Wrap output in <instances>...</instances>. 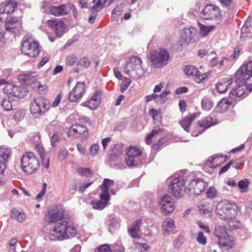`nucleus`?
I'll return each instance as SVG.
<instances>
[{
  "label": "nucleus",
  "mask_w": 252,
  "mask_h": 252,
  "mask_svg": "<svg viewBox=\"0 0 252 252\" xmlns=\"http://www.w3.org/2000/svg\"><path fill=\"white\" fill-rule=\"evenodd\" d=\"M235 81L233 83L218 82L216 85L217 91L220 93H224L229 87L233 85L229 92V97L236 96L245 97L248 88L252 90V61H245L235 73Z\"/></svg>",
  "instance_id": "obj_1"
},
{
  "label": "nucleus",
  "mask_w": 252,
  "mask_h": 252,
  "mask_svg": "<svg viewBox=\"0 0 252 252\" xmlns=\"http://www.w3.org/2000/svg\"><path fill=\"white\" fill-rule=\"evenodd\" d=\"M77 229L72 221L63 220L57 222L50 231L51 240L62 241L74 237L77 234Z\"/></svg>",
  "instance_id": "obj_2"
},
{
  "label": "nucleus",
  "mask_w": 252,
  "mask_h": 252,
  "mask_svg": "<svg viewBox=\"0 0 252 252\" xmlns=\"http://www.w3.org/2000/svg\"><path fill=\"white\" fill-rule=\"evenodd\" d=\"M20 166L22 170L26 175H31L39 168V159L33 153L26 152L21 158Z\"/></svg>",
  "instance_id": "obj_3"
},
{
  "label": "nucleus",
  "mask_w": 252,
  "mask_h": 252,
  "mask_svg": "<svg viewBox=\"0 0 252 252\" xmlns=\"http://www.w3.org/2000/svg\"><path fill=\"white\" fill-rule=\"evenodd\" d=\"M237 205L228 200H222L218 203L216 212L219 218L224 220L234 219L237 214Z\"/></svg>",
  "instance_id": "obj_4"
},
{
  "label": "nucleus",
  "mask_w": 252,
  "mask_h": 252,
  "mask_svg": "<svg viewBox=\"0 0 252 252\" xmlns=\"http://www.w3.org/2000/svg\"><path fill=\"white\" fill-rule=\"evenodd\" d=\"M21 51L23 54L30 58L38 56L40 52L39 44L32 34H27L23 37Z\"/></svg>",
  "instance_id": "obj_5"
},
{
  "label": "nucleus",
  "mask_w": 252,
  "mask_h": 252,
  "mask_svg": "<svg viewBox=\"0 0 252 252\" xmlns=\"http://www.w3.org/2000/svg\"><path fill=\"white\" fill-rule=\"evenodd\" d=\"M142 63V61L140 58L131 56L124 68L125 72L133 78L142 77L145 73Z\"/></svg>",
  "instance_id": "obj_6"
},
{
  "label": "nucleus",
  "mask_w": 252,
  "mask_h": 252,
  "mask_svg": "<svg viewBox=\"0 0 252 252\" xmlns=\"http://www.w3.org/2000/svg\"><path fill=\"white\" fill-rule=\"evenodd\" d=\"M51 107L50 101L42 96L34 99L30 106L31 114L35 117L45 115Z\"/></svg>",
  "instance_id": "obj_7"
},
{
  "label": "nucleus",
  "mask_w": 252,
  "mask_h": 252,
  "mask_svg": "<svg viewBox=\"0 0 252 252\" xmlns=\"http://www.w3.org/2000/svg\"><path fill=\"white\" fill-rule=\"evenodd\" d=\"M149 58L154 67L159 68L167 64L169 54L166 50L161 49L151 51Z\"/></svg>",
  "instance_id": "obj_8"
},
{
  "label": "nucleus",
  "mask_w": 252,
  "mask_h": 252,
  "mask_svg": "<svg viewBox=\"0 0 252 252\" xmlns=\"http://www.w3.org/2000/svg\"><path fill=\"white\" fill-rule=\"evenodd\" d=\"M200 17L206 20L218 21L222 18L221 11L217 6L207 4L199 13Z\"/></svg>",
  "instance_id": "obj_9"
},
{
  "label": "nucleus",
  "mask_w": 252,
  "mask_h": 252,
  "mask_svg": "<svg viewBox=\"0 0 252 252\" xmlns=\"http://www.w3.org/2000/svg\"><path fill=\"white\" fill-rule=\"evenodd\" d=\"M142 151L138 148L130 146L126 151V161L127 165L131 167H136L141 163L140 157Z\"/></svg>",
  "instance_id": "obj_10"
},
{
  "label": "nucleus",
  "mask_w": 252,
  "mask_h": 252,
  "mask_svg": "<svg viewBox=\"0 0 252 252\" xmlns=\"http://www.w3.org/2000/svg\"><path fill=\"white\" fill-rule=\"evenodd\" d=\"M2 21L4 22V27L7 32L17 34L22 31V22L17 17H8L2 19Z\"/></svg>",
  "instance_id": "obj_11"
},
{
  "label": "nucleus",
  "mask_w": 252,
  "mask_h": 252,
  "mask_svg": "<svg viewBox=\"0 0 252 252\" xmlns=\"http://www.w3.org/2000/svg\"><path fill=\"white\" fill-rule=\"evenodd\" d=\"M63 213L64 210L61 206H54L45 215V220L48 222L60 221L63 218Z\"/></svg>",
  "instance_id": "obj_12"
},
{
  "label": "nucleus",
  "mask_w": 252,
  "mask_h": 252,
  "mask_svg": "<svg viewBox=\"0 0 252 252\" xmlns=\"http://www.w3.org/2000/svg\"><path fill=\"white\" fill-rule=\"evenodd\" d=\"M172 194L176 197L180 198L185 191V181L182 177L175 178L169 185Z\"/></svg>",
  "instance_id": "obj_13"
},
{
  "label": "nucleus",
  "mask_w": 252,
  "mask_h": 252,
  "mask_svg": "<svg viewBox=\"0 0 252 252\" xmlns=\"http://www.w3.org/2000/svg\"><path fill=\"white\" fill-rule=\"evenodd\" d=\"M3 6L0 9V20L6 18L11 17L12 14L14 12L17 7V3L15 0H9L6 1Z\"/></svg>",
  "instance_id": "obj_14"
},
{
  "label": "nucleus",
  "mask_w": 252,
  "mask_h": 252,
  "mask_svg": "<svg viewBox=\"0 0 252 252\" xmlns=\"http://www.w3.org/2000/svg\"><path fill=\"white\" fill-rule=\"evenodd\" d=\"M159 207L162 214L168 215L174 210V201L170 195H164L159 201Z\"/></svg>",
  "instance_id": "obj_15"
},
{
  "label": "nucleus",
  "mask_w": 252,
  "mask_h": 252,
  "mask_svg": "<svg viewBox=\"0 0 252 252\" xmlns=\"http://www.w3.org/2000/svg\"><path fill=\"white\" fill-rule=\"evenodd\" d=\"M214 234L218 238V242L220 245L225 247H229V238L226 232L225 226H216Z\"/></svg>",
  "instance_id": "obj_16"
},
{
  "label": "nucleus",
  "mask_w": 252,
  "mask_h": 252,
  "mask_svg": "<svg viewBox=\"0 0 252 252\" xmlns=\"http://www.w3.org/2000/svg\"><path fill=\"white\" fill-rule=\"evenodd\" d=\"M50 9L51 14L55 16H61L67 14L71 10L74 11L75 6L71 3H67L58 6H51Z\"/></svg>",
  "instance_id": "obj_17"
},
{
  "label": "nucleus",
  "mask_w": 252,
  "mask_h": 252,
  "mask_svg": "<svg viewBox=\"0 0 252 252\" xmlns=\"http://www.w3.org/2000/svg\"><path fill=\"white\" fill-rule=\"evenodd\" d=\"M85 93V84L78 82L69 94L68 98L71 102H76L81 98Z\"/></svg>",
  "instance_id": "obj_18"
},
{
  "label": "nucleus",
  "mask_w": 252,
  "mask_h": 252,
  "mask_svg": "<svg viewBox=\"0 0 252 252\" xmlns=\"http://www.w3.org/2000/svg\"><path fill=\"white\" fill-rule=\"evenodd\" d=\"M207 186V184L202 179L196 178L189 183V189L190 193L199 195L205 190Z\"/></svg>",
  "instance_id": "obj_19"
},
{
  "label": "nucleus",
  "mask_w": 252,
  "mask_h": 252,
  "mask_svg": "<svg viewBox=\"0 0 252 252\" xmlns=\"http://www.w3.org/2000/svg\"><path fill=\"white\" fill-rule=\"evenodd\" d=\"M227 156H223L221 154H217L210 157L206 162L204 168L210 167L212 168L220 165L223 164L227 159Z\"/></svg>",
  "instance_id": "obj_20"
},
{
  "label": "nucleus",
  "mask_w": 252,
  "mask_h": 252,
  "mask_svg": "<svg viewBox=\"0 0 252 252\" xmlns=\"http://www.w3.org/2000/svg\"><path fill=\"white\" fill-rule=\"evenodd\" d=\"M181 36L187 43L193 42L196 39L197 30L192 27L184 28L181 32Z\"/></svg>",
  "instance_id": "obj_21"
},
{
  "label": "nucleus",
  "mask_w": 252,
  "mask_h": 252,
  "mask_svg": "<svg viewBox=\"0 0 252 252\" xmlns=\"http://www.w3.org/2000/svg\"><path fill=\"white\" fill-rule=\"evenodd\" d=\"M10 155V149L4 146L0 147V174H2L6 169V163Z\"/></svg>",
  "instance_id": "obj_22"
},
{
  "label": "nucleus",
  "mask_w": 252,
  "mask_h": 252,
  "mask_svg": "<svg viewBox=\"0 0 252 252\" xmlns=\"http://www.w3.org/2000/svg\"><path fill=\"white\" fill-rule=\"evenodd\" d=\"M67 134L69 136L78 137L82 135L84 137H86L88 135L87 128L82 125H74L68 129Z\"/></svg>",
  "instance_id": "obj_23"
},
{
  "label": "nucleus",
  "mask_w": 252,
  "mask_h": 252,
  "mask_svg": "<svg viewBox=\"0 0 252 252\" xmlns=\"http://www.w3.org/2000/svg\"><path fill=\"white\" fill-rule=\"evenodd\" d=\"M142 224V220H136L129 226L128 232L131 237L133 238H138L139 237L140 227Z\"/></svg>",
  "instance_id": "obj_24"
},
{
  "label": "nucleus",
  "mask_w": 252,
  "mask_h": 252,
  "mask_svg": "<svg viewBox=\"0 0 252 252\" xmlns=\"http://www.w3.org/2000/svg\"><path fill=\"white\" fill-rule=\"evenodd\" d=\"M199 115L200 114L198 113L189 114L180 121L181 126L186 131L189 132L191 123L196 117H199Z\"/></svg>",
  "instance_id": "obj_25"
},
{
  "label": "nucleus",
  "mask_w": 252,
  "mask_h": 252,
  "mask_svg": "<svg viewBox=\"0 0 252 252\" xmlns=\"http://www.w3.org/2000/svg\"><path fill=\"white\" fill-rule=\"evenodd\" d=\"M27 93V88L21 86H16L14 85L11 98H14L17 102V100L24 97Z\"/></svg>",
  "instance_id": "obj_26"
},
{
  "label": "nucleus",
  "mask_w": 252,
  "mask_h": 252,
  "mask_svg": "<svg viewBox=\"0 0 252 252\" xmlns=\"http://www.w3.org/2000/svg\"><path fill=\"white\" fill-rule=\"evenodd\" d=\"M174 228V221L172 219L168 218L162 222V231L164 235H169Z\"/></svg>",
  "instance_id": "obj_27"
},
{
  "label": "nucleus",
  "mask_w": 252,
  "mask_h": 252,
  "mask_svg": "<svg viewBox=\"0 0 252 252\" xmlns=\"http://www.w3.org/2000/svg\"><path fill=\"white\" fill-rule=\"evenodd\" d=\"M101 95L100 91H96L94 94L90 98L88 101V106L92 109H95L99 103Z\"/></svg>",
  "instance_id": "obj_28"
},
{
  "label": "nucleus",
  "mask_w": 252,
  "mask_h": 252,
  "mask_svg": "<svg viewBox=\"0 0 252 252\" xmlns=\"http://www.w3.org/2000/svg\"><path fill=\"white\" fill-rule=\"evenodd\" d=\"M36 75V74L35 72H28L19 75L18 79L23 84L26 86H29L32 80L34 79Z\"/></svg>",
  "instance_id": "obj_29"
},
{
  "label": "nucleus",
  "mask_w": 252,
  "mask_h": 252,
  "mask_svg": "<svg viewBox=\"0 0 252 252\" xmlns=\"http://www.w3.org/2000/svg\"><path fill=\"white\" fill-rule=\"evenodd\" d=\"M215 124L216 123L213 120L212 117L209 116L202 118L201 120L198 121L196 123L197 126L200 127L204 128V129H206Z\"/></svg>",
  "instance_id": "obj_30"
},
{
  "label": "nucleus",
  "mask_w": 252,
  "mask_h": 252,
  "mask_svg": "<svg viewBox=\"0 0 252 252\" xmlns=\"http://www.w3.org/2000/svg\"><path fill=\"white\" fill-rule=\"evenodd\" d=\"M17 102L14 98H11L10 96L5 97L1 103V106L5 111H10L12 109L13 106L16 105Z\"/></svg>",
  "instance_id": "obj_31"
},
{
  "label": "nucleus",
  "mask_w": 252,
  "mask_h": 252,
  "mask_svg": "<svg viewBox=\"0 0 252 252\" xmlns=\"http://www.w3.org/2000/svg\"><path fill=\"white\" fill-rule=\"evenodd\" d=\"M10 215L12 218L17 220L19 222H23L26 218V215L22 210L15 208L12 209L10 212Z\"/></svg>",
  "instance_id": "obj_32"
},
{
  "label": "nucleus",
  "mask_w": 252,
  "mask_h": 252,
  "mask_svg": "<svg viewBox=\"0 0 252 252\" xmlns=\"http://www.w3.org/2000/svg\"><path fill=\"white\" fill-rule=\"evenodd\" d=\"M198 26L199 28L200 34L203 37L206 36L210 32L215 28V26H205L199 22L198 23Z\"/></svg>",
  "instance_id": "obj_33"
},
{
  "label": "nucleus",
  "mask_w": 252,
  "mask_h": 252,
  "mask_svg": "<svg viewBox=\"0 0 252 252\" xmlns=\"http://www.w3.org/2000/svg\"><path fill=\"white\" fill-rule=\"evenodd\" d=\"M47 24L50 27H53L54 29H62L65 28L66 25L60 19H54L49 20L47 21Z\"/></svg>",
  "instance_id": "obj_34"
},
{
  "label": "nucleus",
  "mask_w": 252,
  "mask_h": 252,
  "mask_svg": "<svg viewBox=\"0 0 252 252\" xmlns=\"http://www.w3.org/2000/svg\"><path fill=\"white\" fill-rule=\"evenodd\" d=\"M95 0H80L79 4L82 8H91V11L98 12L94 9V5L96 4Z\"/></svg>",
  "instance_id": "obj_35"
},
{
  "label": "nucleus",
  "mask_w": 252,
  "mask_h": 252,
  "mask_svg": "<svg viewBox=\"0 0 252 252\" xmlns=\"http://www.w3.org/2000/svg\"><path fill=\"white\" fill-rule=\"evenodd\" d=\"M214 106V102L208 96H205L202 100L201 106L203 110L209 111Z\"/></svg>",
  "instance_id": "obj_36"
},
{
  "label": "nucleus",
  "mask_w": 252,
  "mask_h": 252,
  "mask_svg": "<svg viewBox=\"0 0 252 252\" xmlns=\"http://www.w3.org/2000/svg\"><path fill=\"white\" fill-rule=\"evenodd\" d=\"M185 73L188 76H197L198 74L199 71L198 68L193 65H186L184 68Z\"/></svg>",
  "instance_id": "obj_37"
},
{
  "label": "nucleus",
  "mask_w": 252,
  "mask_h": 252,
  "mask_svg": "<svg viewBox=\"0 0 252 252\" xmlns=\"http://www.w3.org/2000/svg\"><path fill=\"white\" fill-rule=\"evenodd\" d=\"M199 213L205 217H209L211 216V209L208 205L201 204L198 206Z\"/></svg>",
  "instance_id": "obj_38"
},
{
  "label": "nucleus",
  "mask_w": 252,
  "mask_h": 252,
  "mask_svg": "<svg viewBox=\"0 0 252 252\" xmlns=\"http://www.w3.org/2000/svg\"><path fill=\"white\" fill-rule=\"evenodd\" d=\"M91 205L94 209L101 210L105 207L106 203L101 200H94L91 201Z\"/></svg>",
  "instance_id": "obj_39"
},
{
  "label": "nucleus",
  "mask_w": 252,
  "mask_h": 252,
  "mask_svg": "<svg viewBox=\"0 0 252 252\" xmlns=\"http://www.w3.org/2000/svg\"><path fill=\"white\" fill-rule=\"evenodd\" d=\"M249 182L248 179L240 181L238 183V187L240 189L241 192H246L248 189Z\"/></svg>",
  "instance_id": "obj_40"
},
{
  "label": "nucleus",
  "mask_w": 252,
  "mask_h": 252,
  "mask_svg": "<svg viewBox=\"0 0 252 252\" xmlns=\"http://www.w3.org/2000/svg\"><path fill=\"white\" fill-rule=\"evenodd\" d=\"M34 80L33 79L31 83L29 85V86H31L32 88L37 89H41V90H43L46 88L45 86H42L40 83L38 81V76L37 75L35 76Z\"/></svg>",
  "instance_id": "obj_41"
},
{
  "label": "nucleus",
  "mask_w": 252,
  "mask_h": 252,
  "mask_svg": "<svg viewBox=\"0 0 252 252\" xmlns=\"http://www.w3.org/2000/svg\"><path fill=\"white\" fill-rule=\"evenodd\" d=\"M149 114L151 115L152 118L154 121H156L158 122L159 123L161 121V117L160 115V112L152 108L150 109L149 111Z\"/></svg>",
  "instance_id": "obj_42"
},
{
  "label": "nucleus",
  "mask_w": 252,
  "mask_h": 252,
  "mask_svg": "<svg viewBox=\"0 0 252 252\" xmlns=\"http://www.w3.org/2000/svg\"><path fill=\"white\" fill-rule=\"evenodd\" d=\"M77 172L79 174L87 177H91L94 174L93 171L89 168L79 167L77 170Z\"/></svg>",
  "instance_id": "obj_43"
},
{
  "label": "nucleus",
  "mask_w": 252,
  "mask_h": 252,
  "mask_svg": "<svg viewBox=\"0 0 252 252\" xmlns=\"http://www.w3.org/2000/svg\"><path fill=\"white\" fill-rule=\"evenodd\" d=\"M17 243V239L16 238H13L11 239L8 243L7 246L8 252H15L16 246L15 245Z\"/></svg>",
  "instance_id": "obj_44"
},
{
  "label": "nucleus",
  "mask_w": 252,
  "mask_h": 252,
  "mask_svg": "<svg viewBox=\"0 0 252 252\" xmlns=\"http://www.w3.org/2000/svg\"><path fill=\"white\" fill-rule=\"evenodd\" d=\"M131 83V80L130 78L125 77L123 80L120 88V91L121 93H124L128 88Z\"/></svg>",
  "instance_id": "obj_45"
},
{
  "label": "nucleus",
  "mask_w": 252,
  "mask_h": 252,
  "mask_svg": "<svg viewBox=\"0 0 252 252\" xmlns=\"http://www.w3.org/2000/svg\"><path fill=\"white\" fill-rule=\"evenodd\" d=\"M228 225L230 230L240 228L242 226V223L238 220H231L228 222Z\"/></svg>",
  "instance_id": "obj_46"
},
{
  "label": "nucleus",
  "mask_w": 252,
  "mask_h": 252,
  "mask_svg": "<svg viewBox=\"0 0 252 252\" xmlns=\"http://www.w3.org/2000/svg\"><path fill=\"white\" fill-rule=\"evenodd\" d=\"M102 192L100 194V200L103 201L107 204V202L110 200V195L109 193V190L107 189H101Z\"/></svg>",
  "instance_id": "obj_47"
},
{
  "label": "nucleus",
  "mask_w": 252,
  "mask_h": 252,
  "mask_svg": "<svg viewBox=\"0 0 252 252\" xmlns=\"http://www.w3.org/2000/svg\"><path fill=\"white\" fill-rule=\"evenodd\" d=\"M114 182L113 180H111L108 179H105L103 181V185L101 186V189H107L109 190V188L113 186Z\"/></svg>",
  "instance_id": "obj_48"
},
{
  "label": "nucleus",
  "mask_w": 252,
  "mask_h": 252,
  "mask_svg": "<svg viewBox=\"0 0 252 252\" xmlns=\"http://www.w3.org/2000/svg\"><path fill=\"white\" fill-rule=\"evenodd\" d=\"M77 61L76 57L73 54L67 56L65 60L66 63L67 65L72 66Z\"/></svg>",
  "instance_id": "obj_49"
},
{
  "label": "nucleus",
  "mask_w": 252,
  "mask_h": 252,
  "mask_svg": "<svg viewBox=\"0 0 252 252\" xmlns=\"http://www.w3.org/2000/svg\"><path fill=\"white\" fill-rule=\"evenodd\" d=\"M77 64L79 66L87 68L90 66V62L88 58L83 57L79 60L77 63Z\"/></svg>",
  "instance_id": "obj_50"
},
{
  "label": "nucleus",
  "mask_w": 252,
  "mask_h": 252,
  "mask_svg": "<svg viewBox=\"0 0 252 252\" xmlns=\"http://www.w3.org/2000/svg\"><path fill=\"white\" fill-rule=\"evenodd\" d=\"M106 0H98L96 4L94 5V9H95L97 11L101 10L105 4Z\"/></svg>",
  "instance_id": "obj_51"
},
{
  "label": "nucleus",
  "mask_w": 252,
  "mask_h": 252,
  "mask_svg": "<svg viewBox=\"0 0 252 252\" xmlns=\"http://www.w3.org/2000/svg\"><path fill=\"white\" fill-rule=\"evenodd\" d=\"M196 241L199 244L202 245H205L207 242L206 237L204 235L202 232L200 231L198 233L196 237Z\"/></svg>",
  "instance_id": "obj_52"
},
{
  "label": "nucleus",
  "mask_w": 252,
  "mask_h": 252,
  "mask_svg": "<svg viewBox=\"0 0 252 252\" xmlns=\"http://www.w3.org/2000/svg\"><path fill=\"white\" fill-rule=\"evenodd\" d=\"M217 193L216 189L212 187H210L206 192L207 197L210 198H214L217 196Z\"/></svg>",
  "instance_id": "obj_53"
},
{
  "label": "nucleus",
  "mask_w": 252,
  "mask_h": 252,
  "mask_svg": "<svg viewBox=\"0 0 252 252\" xmlns=\"http://www.w3.org/2000/svg\"><path fill=\"white\" fill-rule=\"evenodd\" d=\"M13 85L11 84H6L3 88L4 93L7 94V96H10L11 97L13 89Z\"/></svg>",
  "instance_id": "obj_54"
},
{
  "label": "nucleus",
  "mask_w": 252,
  "mask_h": 252,
  "mask_svg": "<svg viewBox=\"0 0 252 252\" xmlns=\"http://www.w3.org/2000/svg\"><path fill=\"white\" fill-rule=\"evenodd\" d=\"M122 7L121 6H116L112 12V18L114 19L117 18L121 15Z\"/></svg>",
  "instance_id": "obj_55"
},
{
  "label": "nucleus",
  "mask_w": 252,
  "mask_h": 252,
  "mask_svg": "<svg viewBox=\"0 0 252 252\" xmlns=\"http://www.w3.org/2000/svg\"><path fill=\"white\" fill-rule=\"evenodd\" d=\"M184 237L183 236L180 235L177 238H176L174 242V245L175 247L179 248L180 247L182 244L184 243Z\"/></svg>",
  "instance_id": "obj_56"
},
{
  "label": "nucleus",
  "mask_w": 252,
  "mask_h": 252,
  "mask_svg": "<svg viewBox=\"0 0 252 252\" xmlns=\"http://www.w3.org/2000/svg\"><path fill=\"white\" fill-rule=\"evenodd\" d=\"M36 150L39 155L42 161L44 162V158L46 157L44 149L39 145H36Z\"/></svg>",
  "instance_id": "obj_57"
},
{
  "label": "nucleus",
  "mask_w": 252,
  "mask_h": 252,
  "mask_svg": "<svg viewBox=\"0 0 252 252\" xmlns=\"http://www.w3.org/2000/svg\"><path fill=\"white\" fill-rule=\"evenodd\" d=\"M95 252H111L109 247L107 245H103L98 247Z\"/></svg>",
  "instance_id": "obj_58"
},
{
  "label": "nucleus",
  "mask_w": 252,
  "mask_h": 252,
  "mask_svg": "<svg viewBox=\"0 0 252 252\" xmlns=\"http://www.w3.org/2000/svg\"><path fill=\"white\" fill-rule=\"evenodd\" d=\"M223 7L229 8L233 2V0H218Z\"/></svg>",
  "instance_id": "obj_59"
},
{
  "label": "nucleus",
  "mask_w": 252,
  "mask_h": 252,
  "mask_svg": "<svg viewBox=\"0 0 252 252\" xmlns=\"http://www.w3.org/2000/svg\"><path fill=\"white\" fill-rule=\"evenodd\" d=\"M68 152L65 149H61L58 153V157L60 160L64 159L66 156L67 155Z\"/></svg>",
  "instance_id": "obj_60"
},
{
  "label": "nucleus",
  "mask_w": 252,
  "mask_h": 252,
  "mask_svg": "<svg viewBox=\"0 0 252 252\" xmlns=\"http://www.w3.org/2000/svg\"><path fill=\"white\" fill-rule=\"evenodd\" d=\"M163 131L158 126H156L155 127L151 133L152 135H153L154 136H160L161 135V133H162Z\"/></svg>",
  "instance_id": "obj_61"
},
{
  "label": "nucleus",
  "mask_w": 252,
  "mask_h": 252,
  "mask_svg": "<svg viewBox=\"0 0 252 252\" xmlns=\"http://www.w3.org/2000/svg\"><path fill=\"white\" fill-rule=\"evenodd\" d=\"M99 150V146L97 144H93L91 146L90 153L92 156L97 154Z\"/></svg>",
  "instance_id": "obj_62"
},
{
  "label": "nucleus",
  "mask_w": 252,
  "mask_h": 252,
  "mask_svg": "<svg viewBox=\"0 0 252 252\" xmlns=\"http://www.w3.org/2000/svg\"><path fill=\"white\" fill-rule=\"evenodd\" d=\"M232 162H233V160H231L229 162H228L227 164H226L224 166H223L219 171V174L220 175V174L226 172L229 168L230 165L232 163Z\"/></svg>",
  "instance_id": "obj_63"
},
{
  "label": "nucleus",
  "mask_w": 252,
  "mask_h": 252,
  "mask_svg": "<svg viewBox=\"0 0 252 252\" xmlns=\"http://www.w3.org/2000/svg\"><path fill=\"white\" fill-rule=\"evenodd\" d=\"M60 139V136L57 133H54L53 134L51 138V142L53 147H55L56 143L59 141Z\"/></svg>",
  "instance_id": "obj_64"
}]
</instances>
